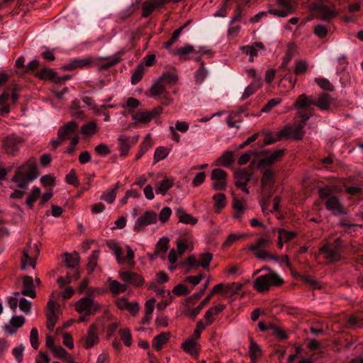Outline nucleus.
Segmentation results:
<instances>
[{
	"mask_svg": "<svg viewBox=\"0 0 363 363\" xmlns=\"http://www.w3.org/2000/svg\"><path fill=\"white\" fill-rule=\"evenodd\" d=\"M38 176L36 159L32 157L16 169L11 182L16 183L18 188L27 189L28 184L37 179Z\"/></svg>",
	"mask_w": 363,
	"mask_h": 363,
	"instance_id": "f257e3e1",
	"label": "nucleus"
},
{
	"mask_svg": "<svg viewBox=\"0 0 363 363\" xmlns=\"http://www.w3.org/2000/svg\"><path fill=\"white\" fill-rule=\"evenodd\" d=\"M101 60L106 61L105 64H103L101 66V69H106L118 64L120 61V59L116 57L94 58L93 57L89 56L82 59L72 60L68 64L62 66V69L67 71H72L75 69L89 68L93 67L94 65L98 64V62Z\"/></svg>",
	"mask_w": 363,
	"mask_h": 363,
	"instance_id": "f03ea898",
	"label": "nucleus"
},
{
	"mask_svg": "<svg viewBox=\"0 0 363 363\" xmlns=\"http://www.w3.org/2000/svg\"><path fill=\"white\" fill-rule=\"evenodd\" d=\"M318 195L320 199L325 201L326 209L330 211L333 215H345L347 213V211L340 202L339 197L333 193L330 187L320 188L318 190Z\"/></svg>",
	"mask_w": 363,
	"mask_h": 363,
	"instance_id": "7ed1b4c3",
	"label": "nucleus"
},
{
	"mask_svg": "<svg viewBox=\"0 0 363 363\" xmlns=\"http://www.w3.org/2000/svg\"><path fill=\"white\" fill-rule=\"evenodd\" d=\"M264 269L270 270L267 274L258 277L253 282V287L259 293L267 291L271 286H279L284 284V279L275 272L269 267Z\"/></svg>",
	"mask_w": 363,
	"mask_h": 363,
	"instance_id": "20e7f679",
	"label": "nucleus"
},
{
	"mask_svg": "<svg viewBox=\"0 0 363 363\" xmlns=\"http://www.w3.org/2000/svg\"><path fill=\"white\" fill-rule=\"evenodd\" d=\"M272 244V238L266 236L264 238H259L256 242L250 245L247 248L254 252L255 257L258 259L264 260L270 259L277 262L279 257L268 251V248Z\"/></svg>",
	"mask_w": 363,
	"mask_h": 363,
	"instance_id": "39448f33",
	"label": "nucleus"
},
{
	"mask_svg": "<svg viewBox=\"0 0 363 363\" xmlns=\"http://www.w3.org/2000/svg\"><path fill=\"white\" fill-rule=\"evenodd\" d=\"M342 244V240L337 238L333 242L327 243L321 247L319 252L323 255L324 258L330 262H339L343 258L342 256L343 252Z\"/></svg>",
	"mask_w": 363,
	"mask_h": 363,
	"instance_id": "423d86ee",
	"label": "nucleus"
},
{
	"mask_svg": "<svg viewBox=\"0 0 363 363\" xmlns=\"http://www.w3.org/2000/svg\"><path fill=\"white\" fill-rule=\"evenodd\" d=\"M314 104L315 101L311 97L304 94L299 95L294 103V108L297 110V118H302L303 122H306L312 116V113L307 111Z\"/></svg>",
	"mask_w": 363,
	"mask_h": 363,
	"instance_id": "0eeeda50",
	"label": "nucleus"
},
{
	"mask_svg": "<svg viewBox=\"0 0 363 363\" xmlns=\"http://www.w3.org/2000/svg\"><path fill=\"white\" fill-rule=\"evenodd\" d=\"M76 311L85 315H92L101 308V305L89 296L80 298L75 305Z\"/></svg>",
	"mask_w": 363,
	"mask_h": 363,
	"instance_id": "6e6552de",
	"label": "nucleus"
},
{
	"mask_svg": "<svg viewBox=\"0 0 363 363\" xmlns=\"http://www.w3.org/2000/svg\"><path fill=\"white\" fill-rule=\"evenodd\" d=\"M253 176V171L251 168H240L234 172L235 185L248 194L249 189L247 187V183L251 180Z\"/></svg>",
	"mask_w": 363,
	"mask_h": 363,
	"instance_id": "1a4fd4ad",
	"label": "nucleus"
},
{
	"mask_svg": "<svg viewBox=\"0 0 363 363\" xmlns=\"http://www.w3.org/2000/svg\"><path fill=\"white\" fill-rule=\"evenodd\" d=\"M310 9L315 18L323 21H330L335 18L338 13L337 11L330 9L328 6L324 4L322 1L313 3L310 6Z\"/></svg>",
	"mask_w": 363,
	"mask_h": 363,
	"instance_id": "9d476101",
	"label": "nucleus"
},
{
	"mask_svg": "<svg viewBox=\"0 0 363 363\" xmlns=\"http://www.w3.org/2000/svg\"><path fill=\"white\" fill-rule=\"evenodd\" d=\"M306 122L302 121V118H299L298 123H295L292 125H287L282 130H281V135H284V137L293 138L295 140H301L303 138L305 131L304 126Z\"/></svg>",
	"mask_w": 363,
	"mask_h": 363,
	"instance_id": "9b49d317",
	"label": "nucleus"
},
{
	"mask_svg": "<svg viewBox=\"0 0 363 363\" xmlns=\"http://www.w3.org/2000/svg\"><path fill=\"white\" fill-rule=\"evenodd\" d=\"M157 214L153 211H147L140 216L134 225V230L143 231L147 225L155 224L157 221Z\"/></svg>",
	"mask_w": 363,
	"mask_h": 363,
	"instance_id": "f8f14e48",
	"label": "nucleus"
},
{
	"mask_svg": "<svg viewBox=\"0 0 363 363\" xmlns=\"http://www.w3.org/2000/svg\"><path fill=\"white\" fill-rule=\"evenodd\" d=\"M162 107L158 106L151 111H139L132 116V119L137 123L147 124L162 112Z\"/></svg>",
	"mask_w": 363,
	"mask_h": 363,
	"instance_id": "ddd939ff",
	"label": "nucleus"
},
{
	"mask_svg": "<svg viewBox=\"0 0 363 363\" xmlns=\"http://www.w3.org/2000/svg\"><path fill=\"white\" fill-rule=\"evenodd\" d=\"M274 185V177L271 169H267L263 172L261 178L262 194L269 199L272 196V191Z\"/></svg>",
	"mask_w": 363,
	"mask_h": 363,
	"instance_id": "4468645a",
	"label": "nucleus"
},
{
	"mask_svg": "<svg viewBox=\"0 0 363 363\" xmlns=\"http://www.w3.org/2000/svg\"><path fill=\"white\" fill-rule=\"evenodd\" d=\"M78 127L79 125L77 122L74 121H69L65 125L60 127L57 131V135L62 137L64 140H72L75 137H79L77 134Z\"/></svg>",
	"mask_w": 363,
	"mask_h": 363,
	"instance_id": "2eb2a0df",
	"label": "nucleus"
},
{
	"mask_svg": "<svg viewBox=\"0 0 363 363\" xmlns=\"http://www.w3.org/2000/svg\"><path fill=\"white\" fill-rule=\"evenodd\" d=\"M277 4L281 8L270 9L268 11L269 13L279 17H286L294 11L295 7L291 4V0H277Z\"/></svg>",
	"mask_w": 363,
	"mask_h": 363,
	"instance_id": "dca6fc26",
	"label": "nucleus"
},
{
	"mask_svg": "<svg viewBox=\"0 0 363 363\" xmlns=\"http://www.w3.org/2000/svg\"><path fill=\"white\" fill-rule=\"evenodd\" d=\"M47 307L48 312L46 314V326L48 330L52 331L58 319V316L55 312L57 308V303L53 300H49L47 304Z\"/></svg>",
	"mask_w": 363,
	"mask_h": 363,
	"instance_id": "f3484780",
	"label": "nucleus"
},
{
	"mask_svg": "<svg viewBox=\"0 0 363 363\" xmlns=\"http://www.w3.org/2000/svg\"><path fill=\"white\" fill-rule=\"evenodd\" d=\"M20 294L32 298L36 296L34 281L31 277L25 276L23 277V289L21 292H16L15 295Z\"/></svg>",
	"mask_w": 363,
	"mask_h": 363,
	"instance_id": "a211bd4d",
	"label": "nucleus"
},
{
	"mask_svg": "<svg viewBox=\"0 0 363 363\" xmlns=\"http://www.w3.org/2000/svg\"><path fill=\"white\" fill-rule=\"evenodd\" d=\"M22 142L23 140L19 138L9 136L4 139V147L8 154L14 155L18 151L19 145Z\"/></svg>",
	"mask_w": 363,
	"mask_h": 363,
	"instance_id": "6ab92c4d",
	"label": "nucleus"
},
{
	"mask_svg": "<svg viewBox=\"0 0 363 363\" xmlns=\"http://www.w3.org/2000/svg\"><path fill=\"white\" fill-rule=\"evenodd\" d=\"M284 154V149H279L274 151L270 155L260 160L257 164L259 168L264 166H269L281 159Z\"/></svg>",
	"mask_w": 363,
	"mask_h": 363,
	"instance_id": "aec40b11",
	"label": "nucleus"
},
{
	"mask_svg": "<svg viewBox=\"0 0 363 363\" xmlns=\"http://www.w3.org/2000/svg\"><path fill=\"white\" fill-rule=\"evenodd\" d=\"M199 54V52H197L194 46L191 45H185L184 46L179 48L177 49L174 52L173 55H177L181 60H188L191 58H192L194 55H196Z\"/></svg>",
	"mask_w": 363,
	"mask_h": 363,
	"instance_id": "412c9836",
	"label": "nucleus"
},
{
	"mask_svg": "<svg viewBox=\"0 0 363 363\" xmlns=\"http://www.w3.org/2000/svg\"><path fill=\"white\" fill-rule=\"evenodd\" d=\"M120 278L125 282L139 286L143 284L144 279L141 275L132 272H123L120 273Z\"/></svg>",
	"mask_w": 363,
	"mask_h": 363,
	"instance_id": "4be33fe9",
	"label": "nucleus"
},
{
	"mask_svg": "<svg viewBox=\"0 0 363 363\" xmlns=\"http://www.w3.org/2000/svg\"><path fill=\"white\" fill-rule=\"evenodd\" d=\"M98 331L99 328L96 324H91L89 326L87 336L84 340V347L86 349L93 347L99 342Z\"/></svg>",
	"mask_w": 363,
	"mask_h": 363,
	"instance_id": "5701e85b",
	"label": "nucleus"
},
{
	"mask_svg": "<svg viewBox=\"0 0 363 363\" xmlns=\"http://www.w3.org/2000/svg\"><path fill=\"white\" fill-rule=\"evenodd\" d=\"M136 140L132 139L130 137L125 135H121L118 138V142H119V150H120V155L121 157H125L130 148V146L134 145L136 143Z\"/></svg>",
	"mask_w": 363,
	"mask_h": 363,
	"instance_id": "b1692460",
	"label": "nucleus"
},
{
	"mask_svg": "<svg viewBox=\"0 0 363 363\" xmlns=\"http://www.w3.org/2000/svg\"><path fill=\"white\" fill-rule=\"evenodd\" d=\"M149 91V96L156 99H160L161 97L168 93L167 91V86L158 79L151 86Z\"/></svg>",
	"mask_w": 363,
	"mask_h": 363,
	"instance_id": "393cba45",
	"label": "nucleus"
},
{
	"mask_svg": "<svg viewBox=\"0 0 363 363\" xmlns=\"http://www.w3.org/2000/svg\"><path fill=\"white\" fill-rule=\"evenodd\" d=\"M240 49L244 54L249 55L250 61L253 62L254 57L257 55V51L264 50V45L261 42H255L251 45L242 46Z\"/></svg>",
	"mask_w": 363,
	"mask_h": 363,
	"instance_id": "a878e982",
	"label": "nucleus"
},
{
	"mask_svg": "<svg viewBox=\"0 0 363 363\" xmlns=\"http://www.w3.org/2000/svg\"><path fill=\"white\" fill-rule=\"evenodd\" d=\"M176 216L179 218V222L194 225L197 223L198 219L191 214L187 213L182 208L176 210Z\"/></svg>",
	"mask_w": 363,
	"mask_h": 363,
	"instance_id": "bb28decb",
	"label": "nucleus"
},
{
	"mask_svg": "<svg viewBox=\"0 0 363 363\" xmlns=\"http://www.w3.org/2000/svg\"><path fill=\"white\" fill-rule=\"evenodd\" d=\"M333 98L329 94L322 93L315 101L314 106L322 111H326L330 108Z\"/></svg>",
	"mask_w": 363,
	"mask_h": 363,
	"instance_id": "cd10ccee",
	"label": "nucleus"
},
{
	"mask_svg": "<svg viewBox=\"0 0 363 363\" xmlns=\"http://www.w3.org/2000/svg\"><path fill=\"white\" fill-rule=\"evenodd\" d=\"M249 354L252 363H257L258 358L262 355L260 347L252 338L250 340Z\"/></svg>",
	"mask_w": 363,
	"mask_h": 363,
	"instance_id": "c85d7f7f",
	"label": "nucleus"
},
{
	"mask_svg": "<svg viewBox=\"0 0 363 363\" xmlns=\"http://www.w3.org/2000/svg\"><path fill=\"white\" fill-rule=\"evenodd\" d=\"M171 336L170 333H162L154 337L152 341V347L157 350H161L163 345H165L169 340Z\"/></svg>",
	"mask_w": 363,
	"mask_h": 363,
	"instance_id": "c756f323",
	"label": "nucleus"
},
{
	"mask_svg": "<svg viewBox=\"0 0 363 363\" xmlns=\"http://www.w3.org/2000/svg\"><path fill=\"white\" fill-rule=\"evenodd\" d=\"M278 245L279 248L283 247L284 242H287L292 240L296 235V233L292 231H288L283 228L278 229Z\"/></svg>",
	"mask_w": 363,
	"mask_h": 363,
	"instance_id": "7c9ffc66",
	"label": "nucleus"
},
{
	"mask_svg": "<svg viewBox=\"0 0 363 363\" xmlns=\"http://www.w3.org/2000/svg\"><path fill=\"white\" fill-rule=\"evenodd\" d=\"M166 86L175 84L178 80V76L175 72H163L158 78Z\"/></svg>",
	"mask_w": 363,
	"mask_h": 363,
	"instance_id": "2f4dec72",
	"label": "nucleus"
},
{
	"mask_svg": "<svg viewBox=\"0 0 363 363\" xmlns=\"http://www.w3.org/2000/svg\"><path fill=\"white\" fill-rule=\"evenodd\" d=\"M262 86V79L261 78H259L257 80H254V82L248 85L246 89H245L242 96V99L245 100L248 97H250L251 95H252L257 90H258Z\"/></svg>",
	"mask_w": 363,
	"mask_h": 363,
	"instance_id": "473e14b6",
	"label": "nucleus"
},
{
	"mask_svg": "<svg viewBox=\"0 0 363 363\" xmlns=\"http://www.w3.org/2000/svg\"><path fill=\"white\" fill-rule=\"evenodd\" d=\"M169 242V240L167 238H162L157 242L155 246V251L159 254L160 257L163 259H165V252L168 250Z\"/></svg>",
	"mask_w": 363,
	"mask_h": 363,
	"instance_id": "72a5a7b5",
	"label": "nucleus"
},
{
	"mask_svg": "<svg viewBox=\"0 0 363 363\" xmlns=\"http://www.w3.org/2000/svg\"><path fill=\"white\" fill-rule=\"evenodd\" d=\"M213 200L214 201V208L216 213H219L226 206V196L223 193L213 195Z\"/></svg>",
	"mask_w": 363,
	"mask_h": 363,
	"instance_id": "f704fd0d",
	"label": "nucleus"
},
{
	"mask_svg": "<svg viewBox=\"0 0 363 363\" xmlns=\"http://www.w3.org/2000/svg\"><path fill=\"white\" fill-rule=\"evenodd\" d=\"M267 153V151L266 150H264L262 152H261L260 153L257 151V150H250L245 153H243L238 159V163L240 164V165H243V164H247L252 156L253 155H262L264 154Z\"/></svg>",
	"mask_w": 363,
	"mask_h": 363,
	"instance_id": "c9c22d12",
	"label": "nucleus"
},
{
	"mask_svg": "<svg viewBox=\"0 0 363 363\" xmlns=\"http://www.w3.org/2000/svg\"><path fill=\"white\" fill-rule=\"evenodd\" d=\"M118 188L119 182H117L113 189L108 190L101 195V199L106 201L108 203H112L116 199Z\"/></svg>",
	"mask_w": 363,
	"mask_h": 363,
	"instance_id": "e433bc0d",
	"label": "nucleus"
},
{
	"mask_svg": "<svg viewBox=\"0 0 363 363\" xmlns=\"http://www.w3.org/2000/svg\"><path fill=\"white\" fill-rule=\"evenodd\" d=\"M173 186V182L167 178H164L157 186L155 191L157 194L165 195L167 191Z\"/></svg>",
	"mask_w": 363,
	"mask_h": 363,
	"instance_id": "4c0bfd02",
	"label": "nucleus"
},
{
	"mask_svg": "<svg viewBox=\"0 0 363 363\" xmlns=\"http://www.w3.org/2000/svg\"><path fill=\"white\" fill-rule=\"evenodd\" d=\"M37 77L40 79H49L57 82L56 75L57 73L52 69L44 68L37 73Z\"/></svg>",
	"mask_w": 363,
	"mask_h": 363,
	"instance_id": "58836bf2",
	"label": "nucleus"
},
{
	"mask_svg": "<svg viewBox=\"0 0 363 363\" xmlns=\"http://www.w3.org/2000/svg\"><path fill=\"white\" fill-rule=\"evenodd\" d=\"M82 134L85 136L94 135L97 132V124L95 121L89 122L81 128Z\"/></svg>",
	"mask_w": 363,
	"mask_h": 363,
	"instance_id": "ea45409f",
	"label": "nucleus"
},
{
	"mask_svg": "<svg viewBox=\"0 0 363 363\" xmlns=\"http://www.w3.org/2000/svg\"><path fill=\"white\" fill-rule=\"evenodd\" d=\"M157 9L158 8L151 0L144 1L142 4V17L147 18Z\"/></svg>",
	"mask_w": 363,
	"mask_h": 363,
	"instance_id": "a19ab883",
	"label": "nucleus"
},
{
	"mask_svg": "<svg viewBox=\"0 0 363 363\" xmlns=\"http://www.w3.org/2000/svg\"><path fill=\"white\" fill-rule=\"evenodd\" d=\"M145 72V67L143 63L139 64L133 70L131 77V83L133 84H138L143 78Z\"/></svg>",
	"mask_w": 363,
	"mask_h": 363,
	"instance_id": "79ce46f5",
	"label": "nucleus"
},
{
	"mask_svg": "<svg viewBox=\"0 0 363 363\" xmlns=\"http://www.w3.org/2000/svg\"><path fill=\"white\" fill-rule=\"evenodd\" d=\"M182 347L189 354L192 356L198 354L197 344L194 340H187L182 343Z\"/></svg>",
	"mask_w": 363,
	"mask_h": 363,
	"instance_id": "37998d69",
	"label": "nucleus"
},
{
	"mask_svg": "<svg viewBox=\"0 0 363 363\" xmlns=\"http://www.w3.org/2000/svg\"><path fill=\"white\" fill-rule=\"evenodd\" d=\"M109 290L112 294H118L125 292L127 290V286L121 284L118 281L111 280L109 284Z\"/></svg>",
	"mask_w": 363,
	"mask_h": 363,
	"instance_id": "c03bdc74",
	"label": "nucleus"
},
{
	"mask_svg": "<svg viewBox=\"0 0 363 363\" xmlns=\"http://www.w3.org/2000/svg\"><path fill=\"white\" fill-rule=\"evenodd\" d=\"M218 162L221 165L224 167H230L234 162V156L233 152H225L218 159Z\"/></svg>",
	"mask_w": 363,
	"mask_h": 363,
	"instance_id": "a18cd8bd",
	"label": "nucleus"
},
{
	"mask_svg": "<svg viewBox=\"0 0 363 363\" xmlns=\"http://www.w3.org/2000/svg\"><path fill=\"white\" fill-rule=\"evenodd\" d=\"M65 256L66 265L69 268L75 267L79 262V257L77 253H74V254L65 253Z\"/></svg>",
	"mask_w": 363,
	"mask_h": 363,
	"instance_id": "49530a36",
	"label": "nucleus"
},
{
	"mask_svg": "<svg viewBox=\"0 0 363 363\" xmlns=\"http://www.w3.org/2000/svg\"><path fill=\"white\" fill-rule=\"evenodd\" d=\"M99 250H94L89 257V262L87 264V270L89 273L94 272L97 264V261L99 257Z\"/></svg>",
	"mask_w": 363,
	"mask_h": 363,
	"instance_id": "de8ad7c7",
	"label": "nucleus"
},
{
	"mask_svg": "<svg viewBox=\"0 0 363 363\" xmlns=\"http://www.w3.org/2000/svg\"><path fill=\"white\" fill-rule=\"evenodd\" d=\"M232 205H233V208L235 211V213L233 215V218H236V219L240 218L241 215L245 211V208H244L242 202L238 199H234L233 200Z\"/></svg>",
	"mask_w": 363,
	"mask_h": 363,
	"instance_id": "09e8293b",
	"label": "nucleus"
},
{
	"mask_svg": "<svg viewBox=\"0 0 363 363\" xmlns=\"http://www.w3.org/2000/svg\"><path fill=\"white\" fill-rule=\"evenodd\" d=\"M40 195V189L38 187H34L29 196H28L26 203L30 207L32 208L33 203L36 201V200L39 198Z\"/></svg>",
	"mask_w": 363,
	"mask_h": 363,
	"instance_id": "8fccbe9b",
	"label": "nucleus"
},
{
	"mask_svg": "<svg viewBox=\"0 0 363 363\" xmlns=\"http://www.w3.org/2000/svg\"><path fill=\"white\" fill-rule=\"evenodd\" d=\"M213 259V255L210 252H204L199 256V263L200 267L204 269L208 268V266Z\"/></svg>",
	"mask_w": 363,
	"mask_h": 363,
	"instance_id": "3c124183",
	"label": "nucleus"
},
{
	"mask_svg": "<svg viewBox=\"0 0 363 363\" xmlns=\"http://www.w3.org/2000/svg\"><path fill=\"white\" fill-rule=\"evenodd\" d=\"M316 84L323 90L333 91L334 86L325 78H315Z\"/></svg>",
	"mask_w": 363,
	"mask_h": 363,
	"instance_id": "603ef678",
	"label": "nucleus"
},
{
	"mask_svg": "<svg viewBox=\"0 0 363 363\" xmlns=\"http://www.w3.org/2000/svg\"><path fill=\"white\" fill-rule=\"evenodd\" d=\"M308 67V63L306 61L297 60L296 61L294 72L296 75L303 74L307 72Z\"/></svg>",
	"mask_w": 363,
	"mask_h": 363,
	"instance_id": "864d4df0",
	"label": "nucleus"
},
{
	"mask_svg": "<svg viewBox=\"0 0 363 363\" xmlns=\"http://www.w3.org/2000/svg\"><path fill=\"white\" fill-rule=\"evenodd\" d=\"M243 288V284L239 282H233L228 285L225 289V293L234 295Z\"/></svg>",
	"mask_w": 363,
	"mask_h": 363,
	"instance_id": "5fc2aeb1",
	"label": "nucleus"
},
{
	"mask_svg": "<svg viewBox=\"0 0 363 363\" xmlns=\"http://www.w3.org/2000/svg\"><path fill=\"white\" fill-rule=\"evenodd\" d=\"M227 172L221 169H214L212 170L211 179V180H226Z\"/></svg>",
	"mask_w": 363,
	"mask_h": 363,
	"instance_id": "6e6d98bb",
	"label": "nucleus"
},
{
	"mask_svg": "<svg viewBox=\"0 0 363 363\" xmlns=\"http://www.w3.org/2000/svg\"><path fill=\"white\" fill-rule=\"evenodd\" d=\"M300 278L305 283L308 284L313 289H320L321 287L320 282L309 275H302Z\"/></svg>",
	"mask_w": 363,
	"mask_h": 363,
	"instance_id": "4d7b16f0",
	"label": "nucleus"
},
{
	"mask_svg": "<svg viewBox=\"0 0 363 363\" xmlns=\"http://www.w3.org/2000/svg\"><path fill=\"white\" fill-rule=\"evenodd\" d=\"M284 137V135H281V131L275 135L268 133L265 135L264 139V145H271L279 141L281 138Z\"/></svg>",
	"mask_w": 363,
	"mask_h": 363,
	"instance_id": "13d9d810",
	"label": "nucleus"
},
{
	"mask_svg": "<svg viewBox=\"0 0 363 363\" xmlns=\"http://www.w3.org/2000/svg\"><path fill=\"white\" fill-rule=\"evenodd\" d=\"M121 340L127 347H130L132 343V337L130 331L128 329H121L119 330Z\"/></svg>",
	"mask_w": 363,
	"mask_h": 363,
	"instance_id": "bf43d9fd",
	"label": "nucleus"
},
{
	"mask_svg": "<svg viewBox=\"0 0 363 363\" xmlns=\"http://www.w3.org/2000/svg\"><path fill=\"white\" fill-rule=\"evenodd\" d=\"M270 330L272 331V334L278 337L281 340H286L288 336L284 330L279 328L274 324H269Z\"/></svg>",
	"mask_w": 363,
	"mask_h": 363,
	"instance_id": "052dcab7",
	"label": "nucleus"
},
{
	"mask_svg": "<svg viewBox=\"0 0 363 363\" xmlns=\"http://www.w3.org/2000/svg\"><path fill=\"white\" fill-rule=\"evenodd\" d=\"M314 34L320 38H324L328 33L327 27L322 24H318L314 26Z\"/></svg>",
	"mask_w": 363,
	"mask_h": 363,
	"instance_id": "680f3d73",
	"label": "nucleus"
},
{
	"mask_svg": "<svg viewBox=\"0 0 363 363\" xmlns=\"http://www.w3.org/2000/svg\"><path fill=\"white\" fill-rule=\"evenodd\" d=\"M184 264L187 266V272H189L191 269H197L200 267L199 261L196 260L194 255L189 256L184 261Z\"/></svg>",
	"mask_w": 363,
	"mask_h": 363,
	"instance_id": "e2e57ef3",
	"label": "nucleus"
},
{
	"mask_svg": "<svg viewBox=\"0 0 363 363\" xmlns=\"http://www.w3.org/2000/svg\"><path fill=\"white\" fill-rule=\"evenodd\" d=\"M211 298V295H208L198 306L193 308L191 312V315L193 318H195L196 315L200 313L201 310L206 306Z\"/></svg>",
	"mask_w": 363,
	"mask_h": 363,
	"instance_id": "0e129e2a",
	"label": "nucleus"
},
{
	"mask_svg": "<svg viewBox=\"0 0 363 363\" xmlns=\"http://www.w3.org/2000/svg\"><path fill=\"white\" fill-rule=\"evenodd\" d=\"M52 353L59 359L66 360L69 354L61 346H56L52 350Z\"/></svg>",
	"mask_w": 363,
	"mask_h": 363,
	"instance_id": "69168bd1",
	"label": "nucleus"
},
{
	"mask_svg": "<svg viewBox=\"0 0 363 363\" xmlns=\"http://www.w3.org/2000/svg\"><path fill=\"white\" fill-rule=\"evenodd\" d=\"M169 153L167 148L164 147H159L156 149L154 155V159L156 162L164 159Z\"/></svg>",
	"mask_w": 363,
	"mask_h": 363,
	"instance_id": "338daca9",
	"label": "nucleus"
},
{
	"mask_svg": "<svg viewBox=\"0 0 363 363\" xmlns=\"http://www.w3.org/2000/svg\"><path fill=\"white\" fill-rule=\"evenodd\" d=\"M207 76V71L204 68L203 62H201L200 68L196 72L195 78L198 83H201Z\"/></svg>",
	"mask_w": 363,
	"mask_h": 363,
	"instance_id": "774afa93",
	"label": "nucleus"
}]
</instances>
